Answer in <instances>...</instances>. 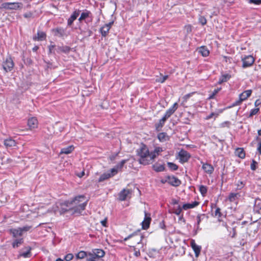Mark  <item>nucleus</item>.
<instances>
[{
  "instance_id": "17",
  "label": "nucleus",
  "mask_w": 261,
  "mask_h": 261,
  "mask_svg": "<svg viewBox=\"0 0 261 261\" xmlns=\"http://www.w3.org/2000/svg\"><path fill=\"white\" fill-rule=\"evenodd\" d=\"M202 163V169L204 171V172L209 175L212 174L214 171V168L213 167V166L212 165L206 163Z\"/></svg>"
},
{
  "instance_id": "34",
  "label": "nucleus",
  "mask_w": 261,
  "mask_h": 261,
  "mask_svg": "<svg viewBox=\"0 0 261 261\" xmlns=\"http://www.w3.org/2000/svg\"><path fill=\"white\" fill-rule=\"evenodd\" d=\"M182 210H183L182 207L179 205L174 206L171 210V213L179 216L181 213Z\"/></svg>"
},
{
  "instance_id": "2",
  "label": "nucleus",
  "mask_w": 261,
  "mask_h": 261,
  "mask_svg": "<svg viewBox=\"0 0 261 261\" xmlns=\"http://www.w3.org/2000/svg\"><path fill=\"white\" fill-rule=\"evenodd\" d=\"M86 197L83 195L75 196L73 199L69 200V203L72 208V215H81L82 212L85 210L87 204V200H85Z\"/></svg>"
},
{
  "instance_id": "28",
  "label": "nucleus",
  "mask_w": 261,
  "mask_h": 261,
  "mask_svg": "<svg viewBox=\"0 0 261 261\" xmlns=\"http://www.w3.org/2000/svg\"><path fill=\"white\" fill-rule=\"evenodd\" d=\"M23 239L22 238L15 239L14 240L12 243V246L13 248L19 247L23 243Z\"/></svg>"
},
{
  "instance_id": "55",
  "label": "nucleus",
  "mask_w": 261,
  "mask_h": 261,
  "mask_svg": "<svg viewBox=\"0 0 261 261\" xmlns=\"http://www.w3.org/2000/svg\"><path fill=\"white\" fill-rule=\"evenodd\" d=\"M201 216L202 215H198L197 217H196V220H197V229H199V225L200 224V223L201 222Z\"/></svg>"
},
{
  "instance_id": "53",
  "label": "nucleus",
  "mask_w": 261,
  "mask_h": 261,
  "mask_svg": "<svg viewBox=\"0 0 261 261\" xmlns=\"http://www.w3.org/2000/svg\"><path fill=\"white\" fill-rule=\"evenodd\" d=\"M73 258V255L71 253H68L65 256V260L66 261H70Z\"/></svg>"
},
{
  "instance_id": "8",
  "label": "nucleus",
  "mask_w": 261,
  "mask_h": 261,
  "mask_svg": "<svg viewBox=\"0 0 261 261\" xmlns=\"http://www.w3.org/2000/svg\"><path fill=\"white\" fill-rule=\"evenodd\" d=\"M255 59L251 55L246 56L242 58V67L246 68L250 67L254 62Z\"/></svg>"
},
{
  "instance_id": "27",
  "label": "nucleus",
  "mask_w": 261,
  "mask_h": 261,
  "mask_svg": "<svg viewBox=\"0 0 261 261\" xmlns=\"http://www.w3.org/2000/svg\"><path fill=\"white\" fill-rule=\"evenodd\" d=\"M199 202L195 201L191 203H185L183 204L182 208L184 210H187L188 209H191L196 207L199 205Z\"/></svg>"
},
{
  "instance_id": "1",
  "label": "nucleus",
  "mask_w": 261,
  "mask_h": 261,
  "mask_svg": "<svg viewBox=\"0 0 261 261\" xmlns=\"http://www.w3.org/2000/svg\"><path fill=\"white\" fill-rule=\"evenodd\" d=\"M136 152L140 164L146 166L152 163L151 153L146 145L141 143Z\"/></svg>"
},
{
  "instance_id": "64",
  "label": "nucleus",
  "mask_w": 261,
  "mask_h": 261,
  "mask_svg": "<svg viewBox=\"0 0 261 261\" xmlns=\"http://www.w3.org/2000/svg\"><path fill=\"white\" fill-rule=\"evenodd\" d=\"M161 182L162 184H165L166 182L168 183V176H166L164 178H162L161 179Z\"/></svg>"
},
{
  "instance_id": "9",
  "label": "nucleus",
  "mask_w": 261,
  "mask_h": 261,
  "mask_svg": "<svg viewBox=\"0 0 261 261\" xmlns=\"http://www.w3.org/2000/svg\"><path fill=\"white\" fill-rule=\"evenodd\" d=\"M14 67V63L11 58H7L3 63V67L6 72L12 70Z\"/></svg>"
},
{
  "instance_id": "15",
  "label": "nucleus",
  "mask_w": 261,
  "mask_h": 261,
  "mask_svg": "<svg viewBox=\"0 0 261 261\" xmlns=\"http://www.w3.org/2000/svg\"><path fill=\"white\" fill-rule=\"evenodd\" d=\"M151 221V218L150 217V215L148 214L145 211V217L143 221L142 222V228L144 229H147L150 225Z\"/></svg>"
},
{
  "instance_id": "42",
  "label": "nucleus",
  "mask_w": 261,
  "mask_h": 261,
  "mask_svg": "<svg viewBox=\"0 0 261 261\" xmlns=\"http://www.w3.org/2000/svg\"><path fill=\"white\" fill-rule=\"evenodd\" d=\"M126 160H123L120 162V163H119L116 167H115V174L119 171H121L122 168H123L124 164L126 163Z\"/></svg>"
},
{
  "instance_id": "13",
  "label": "nucleus",
  "mask_w": 261,
  "mask_h": 261,
  "mask_svg": "<svg viewBox=\"0 0 261 261\" xmlns=\"http://www.w3.org/2000/svg\"><path fill=\"white\" fill-rule=\"evenodd\" d=\"M178 103L175 102L171 107L166 111L164 116L167 119H168L178 109Z\"/></svg>"
},
{
  "instance_id": "51",
  "label": "nucleus",
  "mask_w": 261,
  "mask_h": 261,
  "mask_svg": "<svg viewBox=\"0 0 261 261\" xmlns=\"http://www.w3.org/2000/svg\"><path fill=\"white\" fill-rule=\"evenodd\" d=\"M236 186L237 187V189L241 190L244 187L245 184L242 181H238Z\"/></svg>"
},
{
  "instance_id": "6",
  "label": "nucleus",
  "mask_w": 261,
  "mask_h": 261,
  "mask_svg": "<svg viewBox=\"0 0 261 261\" xmlns=\"http://www.w3.org/2000/svg\"><path fill=\"white\" fill-rule=\"evenodd\" d=\"M60 213L61 214H65L68 212H70L72 214V208L70 204L69 200H66L60 204Z\"/></svg>"
},
{
  "instance_id": "18",
  "label": "nucleus",
  "mask_w": 261,
  "mask_h": 261,
  "mask_svg": "<svg viewBox=\"0 0 261 261\" xmlns=\"http://www.w3.org/2000/svg\"><path fill=\"white\" fill-rule=\"evenodd\" d=\"M168 183L173 186H179L181 182L179 179L174 176H167Z\"/></svg>"
},
{
  "instance_id": "3",
  "label": "nucleus",
  "mask_w": 261,
  "mask_h": 261,
  "mask_svg": "<svg viewBox=\"0 0 261 261\" xmlns=\"http://www.w3.org/2000/svg\"><path fill=\"white\" fill-rule=\"evenodd\" d=\"M22 7V4L18 2H6L2 3L1 5L2 9L6 10H17L21 9Z\"/></svg>"
},
{
  "instance_id": "19",
  "label": "nucleus",
  "mask_w": 261,
  "mask_h": 261,
  "mask_svg": "<svg viewBox=\"0 0 261 261\" xmlns=\"http://www.w3.org/2000/svg\"><path fill=\"white\" fill-rule=\"evenodd\" d=\"M163 151V149L161 147H155L153 151L150 152L151 157L152 160V163L153 162L154 159L159 155L161 152Z\"/></svg>"
},
{
  "instance_id": "36",
  "label": "nucleus",
  "mask_w": 261,
  "mask_h": 261,
  "mask_svg": "<svg viewBox=\"0 0 261 261\" xmlns=\"http://www.w3.org/2000/svg\"><path fill=\"white\" fill-rule=\"evenodd\" d=\"M199 53L201 54L203 57H207L210 54L209 50L204 46H201L199 48Z\"/></svg>"
},
{
  "instance_id": "21",
  "label": "nucleus",
  "mask_w": 261,
  "mask_h": 261,
  "mask_svg": "<svg viewBox=\"0 0 261 261\" xmlns=\"http://www.w3.org/2000/svg\"><path fill=\"white\" fill-rule=\"evenodd\" d=\"M191 246L194 250L195 256L198 257L200 254L201 247L200 246L197 245L194 240H192L191 241L190 243Z\"/></svg>"
},
{
  "instance_id": "62",
  "label": "nucleus",
  "mask_w": 261,
  "mask_h": 261,
  "mask_svg": "<svg viewBox=\"0 0 261 261\" xmlns=\"http://www.w3.org/2000/svg\"><path fill=\"white\" fill-rule=\"evenodd\" d=\"M134 255L135 256L138 257L140 255V252L139 250H136V249L135 248H134Z\"/></svg>"
},
{
  "instance_id": "60",
  "label": "nucleus",
  "mask_w": 261,
  "mask_h": 261,
  "mask_svg": "<svg viewBox=\"0 0 261 261\" xmlns=\"http://www.w3.org/2000/svg\"><path fill=\"white\" fill-rule=\"evenodd\" d=\"M32 16H33V13L31 12L25 13L23 14L24 17H25L26 18H30L32 17Z\"/></svg>"
},
{
  "instance_id": "5",
  "label": "nucleus",
  "mask_w": 261,
  "mask_h": 261,
  "mask_svg": "<svg viewBox=\"0 0 261 261\" xmlns=\"http://www.w3.org/2000/svg\"><path fill=\"white\" fill-rule=\"evenodd\" d=\"M92 18L93 16L92 13L87 10H85L81 14V16L78 20L80 22L85 21V22L88 23L91 22Z\"/></svg>"
},
{
  "instance_id": "7",
  "label": "nucleus",
  "mask_w": 261,
  "mask_h": 261,
  "mask_svg": "<svg viewBox=\"0 0 261 261\" xmlns=\"http://www.w3.org/2000/svg\"><path fill=\"white\" fill-rule=\"evenodd\" d=\"M252 90H247L239 95V100L236 101L234 103H233V106L240 105L243 101L247 99L251 94Z\"/></svg>"
},
{
  "instance_id": "26",
  "label": "nucleus",
  "mask_w": 261,
  "mask_h": 261,
  "mask_svg": "<svg viewBox=\"0 0 261 261\" xmlns=\"http://www.w3.org/2000/svg\"><path fill=\"white\" fill-rule=\"evenodd\" d=\"M167 118L163 116L161 119L159 120V122L155 124V129L158 131L161 130L164 124L167 120Z\"/></svg>"
},
{
  "instance_id": "29",
  "label": "nucleus",
  "mask_w": 261,
  "mask_h": 261,
  "mask_svg": "<svg viewBox=\"0 0 261 261\" xmlns=\"http://www.w3.org/2000/svg\"><path fill=\"white\" fill-rule=\"evenodd\" d=\"M57 52L58 53H60L61 52L67 54L70 50V47L68 46H58L57 48H56Z\"/></svg>"
},
{
  "instance_id": "56",
  "label": "nucleus",
  "mask_w": 261,
  "mask_h": 261,
  "mask_svg": "<svg viewBox=\"0 0 261 261\" xmlns=\"http://www.w3.org/2000/svg\"><path fill=\"white\" fill-rule=\"evenodd\" d=\"M256 164L257 162L254 160H253L250 165L251 169L252 170H255L256 168Z\"/></svg>"
},
{
  "instance_id": "63",
  "label": "nucleus",
  "mask_w": 261,
  "mask_h": 261,
  "mask_svg": "<svg viewBox=\"0 0 261 261\" xmlns=\"http://www.w3.org/2000/svg\"><path fill=\"white\" fill-rule=\"evenodd\" d=\"M171 204L174 205V206L178 205V200H176L175 199H173L172 200Z\"/></svg>"
},
{
  "instance_id": "4",
  "label": "nucleus",
  "mask_w": 261,
  "mask_h": 261,
  "mask_svg": "<svg viewBox=\"0 0 261 261\" xmlns=\"http://www.w3.org/2000/svg\"><path fill=\"white\" fill-rule=\"evenodd\" d=\"M132 196V191L128 189H123L118 194V200L119 201H127Z\"/></svg>"
},
{
  "instance_id": "14",
  "label": "nucleus",
  "mask_w": 261,
  "mask_h": 261,
  "mask_svg": "<svg viewBox=\"0 0 261 261\" xmlns=\"http://www.w3.org/2000/svg\"><path fill=\"white\" fill-rule=\"evenodd\" d=\"M53 31L55 33V35L59 36L60 37H63L66 36V29L61 27H57L53 30Z\"/></svg>"
},
{
  "instance_id": "12",
  "label": "nucleus",
  "mask_w": 261,
  "mask_h": 261,
  "mask_svg": "<svg viewBox=\"0 0 261 261\" xmlns=\"http://www.w3.org/2000/svg\"><path fill=\"white\" fill-rule=\"evenodd\" d=\"M80 13L81 10L79 9H76L75 11H74V12L72 13L67 20L68 26H71L72 24L73 21L76 19L77 17L80 15Z\"/></svg>"
},
{
  "instance_id": "22",
  "label": "nucleus",
  "mask_w": 261,
  "mask_h": 261,
  "mask_svg": "<svg viewBox=\"0 0 261 261\" xmlns=\"http://www.w3.org/2000/svg\"><path fill=\"white\" fill-rule=\"evenodd\" d=\"M46 38V35L45 33L38 31L37 32V36H34L33 37V39L34 41H43L45 40Z\"/></svg>"
},
{
  "instance_id": "52",
  "label": "nucleus",
  "mask_w": 261,
  "mask_h": 261,
  "mask_svg": "<svg viewBox=\"0 0 261 261\" xmlns=\"http://www.w3.org/2000/svg\"><path fill=\"white\" fill-rule=\"evenodd\" d=\"M248 3L255 5H259L261 4V0H248Z\"/></svg>"
},
{
  "instance_id": "54",
  "label": "nucleus",
  "mask_w": 261,
  "mask_h": 261,
  "mask_svg": "<svg viewBox=\"0 0 261 261\" xmlns=\"http://www.w3.org/2000/svg\"><path fill=\"white\" fill-rule=\"evenodd\" d=\"M56 45L55 44L50 45L48 46V54H55V51L53 49L55 48Z\"/></svg>"
},
{
  "instance_id": "38",
  "label": "nucleus",
  "mask_w": 261,
  "mask_h": 261,
  "mask_svg": "<svg viewBox=\"0 0 261 261\" xmlns=\"http://www.w3.org/2000/svg\"><path fill=\"white\" fill-rule=\"evenodd\" d=\"M92 251L95 253L96 256L99 259L103 257L105 254V251L100 249H93Z\"/></svg>"
},
{
  "instance_id": "47",
  "label": "nucleus",
  "mask_w": 261,
  "mask_h": 261,
  "mask_svg": "<svg viewBox=\"0 0 261 261\" xmlns=\"http://www.w3.org/2000/svg\"><path fill=\"white\" fill-rule=\"evenodd\" d=\"M199 191L202 196H204L207 193V188L206 186L201 185L199 188Z\"/></svg>"
},
{
  "instance_id": "24",
  "label": "nucleus",
  "mask_w": 261,
  "mask_h": 261,
  "mask_svg": "<svg viewBox=\"0 0 261 261\" xmlns=\"http://www.w3.org/2000/svg\"><path fill=\"white\" fill-rule=\"evenodd\" d=\"M113 23V22H110L109 24H106L100 28V32L102 36L105 37L107 36L108 33L109 32L110 29L111 25Z\"/></svg>"
},
{
  "instance_id": "39",
  "label": "nucleus",
  "mask_w": 261,
  "mask_h": 261,
  "mask_svg": "<svg viewBox=\"0 0 261 261\" xmlns=\"http://www.w3.org/2000/svg\"><path fill=\"white\" fill-rule=\"evenodd\" d=\"M231 76L229 74H222L219 78L218 83L222 84V83L227 82Z\"/></svg>"
},
{
  "instance_id": "23",
  "label": "nucleus",
  "mask_w": 261,
  "mask_h": 261,
  "mask_svg": "<svg viewBox=\"0 0 261 261\" xmlns=\"http://www.w3.org/2000/svg\"><path fill=\"white\" fill-rule=\"evenodd\" d=\"M9 232L10 234L12 235L13 237L15 239H17V238L21 237L22 236V233L19 227L18 228L10 229L9 230Z\"/></svg>"
},
{
  "instance_id": "11",
  "label": "nucleus",
  "mask_w": 261,
  "mask_h": 261,
  "mask_svg": "<svg viewBox=\"0 0 261 261\" xmlns=\"http://www.w3.org/2000/svg\"><path fill=\"white\" fill-rule=\"evenodd\" d=\"M178 158L179 162L181 163H184L188 162L190 158V154L187 151L181 150L178 152Z\"/></svg>"
},
{
  "instance_id": "32",
  "label": "nucleus",
  "mask_w": 261,
  "mask_h": 261,
  "mask_svg": "<svg viewBox=\"0 0 261 261\" xmlns=\"http://www.w3.org/2000/svg\"><path fill=\"white\" fill-rule=\"evenodd\" d=\"M74 149V147L72 145L63 148L61 149L60 153L68 154L71 153Z\"/></svg>"
},
{
  "instance_id": "46",
  "label": "nucleus",
  "mask_w": 261,
  "mask_h": 261,
  "mask_svg": "<svg viewBox=\"0 0 261 261\" xmlns=\"http://www.w3.org/2000/svg\"><path fill=\"white\" fill-rule=\"evenodd\" d=\"M167 165L168 167L172 171H176L178 169V166L172 162H168Z\"/></svg>"
},
{
  "instance_id": "43",
  "label": "nucleus",
  "mask_w": 261,
  "mask_h": 261,
  "mask_svg": "<svg viewBox=\"0 0 261 261\" xmlns=\"http://www.w3.org/2000/svg\"><path fill=\"white\" fill-rule=\"evenodd\" d=\"M214 215L216 217L218 218V220L219 221H221V217L222 216V214L221 212V209L219 207H217L214 213Z\"/></svg>"
},
{
  "instance_id": "25",
  "label": "nucleus",
  "mask_w": 261,
  "mask_h": 261,
  "mask_svg": "<svg viewBox=\"0 0 261 261\" xmlns=\"http://www.w3.org/2000/svg\"><path fill=\"white\" fill-rule=\"evenodd\" d=\"M28 125L31 129L35 128L38 126V120L35 117L30 118L28 121Z\"/></svg>"
},
{
  "instance_id": "10",
  "label": "nucleus",
  "mask_w": 261,
  "mask_h": 261,
  "mask_svg": "<svg viewBox=\"0 0 261 261\" xmlns=\"http://www.w3.org/2000/svg\"><path fill=\"white\" fill-rule=\"evenodd\" d=\"M114 175V167L111 168L110 171L102 174L100 176V177L98 180V181L99 182L104 181L105 180H108V179H109L110 177L113 176Z\"/></svg>"
},
{
  "instance_id": "33",
  "label": "nucleus",
  "mask_w": 261,
  "mask_h": 261,
  "mask_svg": "<svg viewBox=\"0 0 261 261\" xmlns=\"http://www.w3.org/2000/svg\"><path fill=\"white\" fill-rule=\"evenodd\" d=\"M235 154L241 159H244L245 157V152L242 148H238L235 151Z\"/></svg>"
},
{
  "instance_id": "37",
  "label": "nucleus",
  "mask_w": 261,
  "mask_h": 261,
  "mask_svg": "<svg viewBox=\"0 0 261 261\" xmlns=\"http://www.w3.org/2000/svg\"><path fill=\"white\" fill-rule=\"evenodd\" d=\"M76 259H83L85 257H88V252L84 251H81L78 252L75 255Z\"/></svg>"
},
{
  "instance_id": "48",
  "label": "nucleus",
  "mask_w": 261,
  "mask_h": 261,
  "mask_svg": "<svg viewBox=\"0 0 261 261\" xmlns=\"http://www.w3.org/2000/svg\"><path fill=\"white\" fill-rule=\"evenodd\" d=\"M259 111V109L258 108L251 110L249 117H252L253 115H256V114H257L258 113Z\"/></svg>"
},
{
  "instance_id": "58",
  "label": "nucleus",
  "mask_w": 261,
  "mask_h": 261,
  "mask_svg": "<svg viewBox=\"0 0 261 261\" xmlns=\"http://www.w3.org/2000/svg\"><path fill=\"white\" fill-rule=\"evenodd\" d=\"M31 228V226H25L22 227H19V228L21 229L22 233L24 231H29Z\"/></svg>"
},
{
  "instance_id": "20",
  "label": "nucleus",
  "mask_w": 261,
  "mask_h": 261,
  "mask_svg": "<svg viewBox=\"0 0 261 261\" xmlns=\"http://www.w3.org/2000/svg\"><path fill=\"white\" fill-rule=\"evenodd\" d=\"M24 250H25V251L23 252H20L18 257H23L24 258L30 257L31 256V251L32 250V248L30 246H26L23 248Z\"/></svg>"
},
{
  "instance_id": "35",
  "label": "nucleus",
  "mask_w": 261,
  "mask_h": 261,
  "mask_svg": "<svg viewBox=\"0 0 261 261\" xmlns=\"http://www.w3.org/2000/svg\"><path fill=\"white\" fill-rule=\"evenodd\" d=\"M152 168L156 172H162L165 170L164 165L159 164H155L153 165Z\"/></svg>"
},
{
  "instance_id": "57",
  "label": "nucleus",
  "mask_w": 261,
  "mask_h": 261,
  "mask_svg": "<svg viewBox=\"0 0 261 261\" xmlns=\"http://www.w3.org/2000/svg\"><path fill=\"white\" fill-rule=\"evenodd\" d=\"M219 91V89H215L213 93L210 95L208 99H213L215 95Z\"/></svg>"
},
{
  "instance_id": "31",
  "label": "nucleus",
  "mask_w": 261,
  "mask_h": 261,
  "mask_svg": "<svg viewBox=\"0 0 261 261\" xmlns=\"http://www.w3.org/2000/svg\"><path fill=\"white\" fill-rule=\"evenodd\" d=\"M158 138L160 142H164L168 141L170 139L169 137L166 133H160L158 135Z\"/></svg>"
},
{
  "instance_id": "50",
  "label": "nucleus",
  "mask_w": 261,
  "mask_h": 261,
  "mask_svg": "<svg viewBox=\"0 0 261 261\" xmlns=\"http://www.w3.org/2000/svg\"><path fill=\"white\" fill-rule=\"evenodd\" d=\"M199 22L202 25H205L206 23V19L204 16H200L199 18Z\"/></svg>"
},
{
  "instance_id": "16",
  "label": "nucleus",
  "mask_w": 261,
  "mask_h": 261,
  "mask_svg": "<svg viewBox=\"0 0 261 261\" xmlns=\"http://www.w3.org/2000/svg\"><path fill=\"white\" fill-rule=\"evenodd\" d=\"M4 144L7 149H11L16 145V141L11 138L5 139Z\"/></svg>"
},
{
  "instance_id": "41",
  "label": "nucleus",
  "mask_w": 261,
  "mask_h": 261,
  "mask_svg": "<svg viewBox=\"0 0 261 261\" xmlns=\"http://www.w3.org/2000/svg\"><path fill=\"white\" fill-rule=\"evenodd\" d=\"M254 208L261 212V200L259 199H256L254 202Z\"/></svg>"
},
{
  "instance_id": "49",
  "label": "nucleus",
  "mask_w": 261,
  "mask_h": 261,
  "mask_svg": "<svg viewBox=\"0 0 261 261\" xmlns=\"http://www.w3.org/2000/svg\"><path fill=\"white\" fill-rule=\"evenodd\" d=\"M168 77V75H166L161 77L160 78H158L156 79V82L160 83H163Z\"/></svg>"
},
{
  "instance_id": "59",
  "label": "nucleus",
  "mask_w": 261,
  "mask_h": 261,
  "mask_svg": "<svg viewBox=\"0 0 261 261\" xmlns=\"http://www.w3.org/2000/svg\"><path fill=\"white\" fill-rule=\"evenodd\" d=\"M218 114H215L214 113H211L210 115H207L206 118H205V119L206 120H208V119H211L212 118H213V116H215L216 117H217L218 116Z\"/></svg>"
},
{
  "instance_id": "61",
  "label": "nucleus",
  "mask_w": 261,
  "mask_h": 261,
  "mask_svg": "<svg viewBox=\"0 0 261 261\" xmlns=\"http://www.w3.org/2000/svg\"><path fill=\"white\" fill-rule=\"evenodd\" d=\"M230 123L229 121H225L221 124V127H229Z\"/></svg>"
},
{
  "instance_id": "40",
  "label": "nucleus",
  "mask_w": 261,
  "mask_h": 261,
  "mask_svg": "<svg viewBox=\"0 0 261 261\" xmlns=\"http://www.w3.org/2000/svg\"><path fill=\"white\" fill-rule=\"evenodd\" d=\"M239 196V193H231L229 194L228 199L230 202H235Z\"/></svg>"
},
{
  "instance_id": "45",
  "label": "nucleus",
  "mask_w": 261,
  "mask_h": 261,
  "mask_svg": "<svg viewBox=\"0 0 261 261\" xmlns=\"http://www.w3.org/2000/svg\"><path fill=\"white\" fill-rule=\"evenodd\" d=\"M194 93V92H192V93H189V94H187L186 95H185V96H184V97H182V102L181 103V105L182 106H184L185 105V103L187 102V101H188V100L189 99V98L192 96V95Z\"/></svg>"
},
{
  "instance_id": "30",
  "label": "nucleus",
  "mask_w": 261,
  "mask_h": 261,
  "mask_svg": "<svg viewBox=\"0 0 261 261\" xmlns=\"http://www.w3.org/2000/svg\"><path fill=\"white\" fill-rule=\"evenodd\" d=\"M99 259L95 255V253L92 250L88 252V257L86 258V261H97Z\"/></svg>"
},
{
  "instance_id": "44",
  "label": "nucleus",
  "mask_w": 261,
  "mask_h": 261,
  "mask_svg": "<svg viewBox=\"0 0 261 261\" xmlns=\"http://www.w3.org/2000/svg\"><path fill=\"white\" fill-rule=\"evenodd\" d=\"M255 140L257 142V151L258 152L259 154L261 155V138L257 136L255 138Z\"/></svg>"
}]
</instances>
